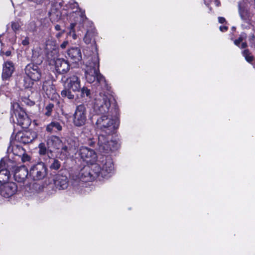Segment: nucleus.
<instances>
[{
  "label": "nucleus",
  "mask_w": 255,
  "mask_h": 255,
  "mask_svg": "<svg viewBox=\"0 0 255 255\" xmlns=\"http://www.w3.org/2000/svg\"><path fill=\"white\" fill-rule=\"evenodd\" d=\"M95 172L89 166H84L79 172L78 175H76L75 180L82 181V182L91 181L95 178L98 177V175H95Z\"/></svg>",
  "instance_id": "ddd939ff"
},
{
  "label": "nucleus",
  "mask_w": 255,
  "mask_h": 255,
  "mask_svg": "<svg viewBox=\"0 0 255 255\" xmlns=\"http://www.w3.org/2000/svg\"><path fill=\"white\" fill-rule=\"evenodd\" d=\"M83 14L82 13H81V16H83Z\"/></svg>",
  "instance_id": "6e6d98bb"
},
{
  "label": "nucleus",
  "mask_w": 255,
  "mask_h": 255,
  "mask_svg": "<svg viewBox=\"0 0 255 255\" xmlns=\"http://www.w3.org/2000/svg\"><path fill=\"white\" fill-rule=\"evenodd\" d=\"M63 4L62 0H54L52 1L51 8L48 11V15L52 22H57L60 19L61 13L60 8Z\"/></svg>",
  "instance_id": "f8f14e48"
},
{
  "label": "nucleus",
  "mask_w": 255,
  "mask_h": 255,
  "mask_svg": "<svg viewBox=\"0 0 255 255\" xmlns=\"http://www.w3.org/2000/svg\"><path fill=\"white\" fill-rule=\"evenodd\" d=\"M36 137L35 132L28 130L18 132L15 135V139L19 142L26 144L32 141Z\"/></svg>",
  "instance_id": "4468645a"
},
{
  "label": "nucleus",
  "mask_w": 255,
  "mask_h": 255,
  "mask_svg": "<svg viewBox=\"0 0 255 255\" xmlns=\"http://www.w3.org/2000/svg\"><path fill=\"white\" fill-rule=\"evenodd\" d=\"M29 38L28 37H25L23 40H22L21 43L23 46H27L29 43Z\"/></svg>",
  "instance_id": "37998d69"
},
{
  "label": "nucleus",
  "mask_w": 255,
  "mask_h": 255,
  "mask_svg": "<svg viewBox=\"0 0 255 255\" xmlns=\"http://www.w3.org/2000/svg\"><path fill=\"white\" fill-rule=\"evenodd\" d=\"M98 145L99 151L106 153L110 151L115 150L118 147V142L112 139L111 134L105 133H99Z\"/></svg>",
  "instance_id": "423d86ee"
},
{
  "label": "nucleus",
  "mask_w": 255,
  "mask_h": 255,
  "mask_svg": "<svg viewBox=\"0 0 255 255\" xmlns=\"http://www.w3.org/2000/svg\"><path fill=\"white\" fill-rule=\"evenodd\" d=\"M3 159V160H4V161L5 162V163H6V165L7 166V163L6 162V161H8V162H9V161H8V160H7V159H6V160H5L4 159Z\"/></svg>",
  "instance_id": "5fc2aeb1"
},
{
  "label": "nucleus",
  "mask_w": 255,
  "mask_h": 255,
  "mask_svg": "<svg viewBox=\"0 0 255 255\" xmlns=\"http://www.w3.org/2000/svg\"><path fill=\"white\" fill-rule=\"evenodd\" d=\"M29 174L33 180H42L47 175V168L43 162H40L30 168Z\"/></svg>",
  "instance_id": "1a4fd4ad"
},
{
  "label": "nucleus",
  "mask_w": 255,
  "mask_h": 255,
  "mask_svg": "<svg viewBox=\"0 0 255 255\" xmlns=\"http://www.w3.org/2000/svg\"><path fill=\"white\" fill-rule=\"evenodd\" d=\"M92 169L95 172V175H98V177L109 178L114 172L113 161L109 157L101 156L92 165Z\"/></svg>",
  "instance_id": "20e7f679"
},
{
  "label": "nucleus",
  "mask_w": 255,
  "mask_h": 255,
  "mask_svg": "<svg viewBox=\"0 0 255 255\" xmlns=\"http://www.w3.org/2000/svg\"><path fill=\"white\" fill-rule=\"evenodd\" d=\"M10 172L8 166L3 159L0 161V184L6 183L10 177Z\"/></svg>",
  "instance_id": "6ab92c4d"
},
{
  "label": "nucleus",
  "mask_w": 255,
  "mask_h": 255,
  "mask_svg": "<svg viewBox=\"0 0 255 255\" xmlns=\"http://www.w3.org/2000/svg\"><path fill=\"white\" fill-rule=\"evenodd\" d=\"M220 29L221 31L224 32L228 29V27L226 26H221L220 27Z\"/></svg>",
  "instance_id": "3c124183"
},
{
  "label": "nucleus",
  "mask_w": 255,
  "mask_h": 255,
  "mask_svg": "<svg viewBox=\"0 0 255 255\" xmlns=\"http://www.w3.org/2000/svg\"><path fill=\"white\" fill-rule=\"evenodd\" d=\"M111 103L108 96L106 94L100 93L94 100V109L98 115L109 114Z\"/></svg>",
  "instance_id": "0eeeda50"
},
{
  "label": "nucleus",
  "mask_w": 255,
  "mask_h": 255,
  "mask_svg": "<svg viewBox=\"0 0 255 255\" xmlns=\"http://www.w3.org/2000/svg\"><path fill=\"white\" fill-rule=\"evenodd\" d=\"M56 71L59 74L67 73L70 69V65L68 61L63 58L57 59L54 64Z\"/></svg>",
  "instance_id": "aec40b11"
},
{
  "label": "nucleus",
  "mask_w": 255,
  "mask_h": 255,
  "mask_svg": "<svg viewBox=\"0 0 255 255\" xmlns=\"http://www.w3.org/2000/svg\"><path fill=\"white\" fill-rule=\"evenodd\" d=\"M52 162L50 166V168L51 169L58 170L61 166V163L60 161L56 159H52Z\"/></svg>",
  "instance_id": "72a5a7b5"
},
{
  "label": "nucleus",
  "mask_w": 255,
  "mask_h": 255,
  "mask_svg": "<svg viewBox=\"0 0 255 255\" xmlns=\"http://www.w3.org/2000/svg\"><path fill=\"white\" fill-rule=\"evenodd\" d=\"M47 144L49 147H53L58 151L57 157L64 160L68 158L71 153L74 152L78 146L77 144L72 139L63 142L58 136L51 135L48 137Z\"/></svg>",
  "instance_id": "f03ea898"
},
{
  "label": "nucleus",
  "mask_w": 255,
  "mask_h": 255,
  "mask_svg": "<svg viewBox=\"0 0 255 255\" xmlns=\"http://www.w3.org/2000/svg\"><path fill=\"white\" fill-rule=\"evenodd\" d=\"M63 129L62 126L57 121H52L48 124L46 127V131L49 133H56L61 131Z\"/></svg>",
  "instance_id": "a878e982"
},
{
  "label": "nucleus",
  "mask_w": 255,
  "mask_h": 255,
  "mask_svg": "<svg viewBox=\"0 0 255 255\" xmlns=\"http://www.w3.org/2000/svg\"><path fill=\"white\" fill-rule=\"evenodd\" d=\"M96 35V32L95 28L94 27H91L87 30L86 33L85 34L83 38L84 42L87 44L91 43Z\"/></svg>",
  "instance_id": "bb28decb"
},
{
  "label": "nucleus",
  "mask_w": 255,
  "mask_h": 255,
  "mask_svg": "<svg viewBox=\"0 0 255 255\" xmlns=\"http://www.w3.org/2000/svg\"><path fill=\"white\" fill-rule=\"evenodd\" d=\"M64 33L65 30H61L60 31H58V32L55 34V37L57 39H60L64 34Z\"/></svg>",
  "instance_id": "79ce46f5"
},
{
  "label": "nucleus",
  "mask_w": 255,
  "mask_h": 255,
  "mask_svg": "<svg viewBox=\"0 0 255 255\" xmlns=\"http://www.w3.org/2000/svg\"><path fill=\"white\" fill-rule=\"evenodd\" d=\"M81 96L82 97H91V91L86 87H80Z\"/></svg>",
  "instance_id": "473e14b6"
},
{
  "label": "nucleus",
  "mask_w": 255,
  "mask_h": 255,
  "mask_svg": "<svg viewBox=\"0 0 255 255\" xmlns=\"http://www.w3.org/2000/svg\"><path fill=\"white\" fill-rule=\"evenodd\" d=\"M11 117L14 123L21 126L22 128H27L31 124V121L23 109L18 103L12 105Z\"/></svg>",
  "instance_id": "39448f33"
},
{
  "label": "nucleus",
  "mask_w": 255,
  "mask_h": 255,
  "mask_svg": "<svg viewBox=\"0 0 255 255\" xmlns=\"http://www.w3.org/2000/svg\"><path fill=\"white\" fill-rule=\"evenodd\" d=\"M247 38V34L245 33H242L240 37L234 41L236 45L240 47L241 48H245L247 47V44L244 40Z\"/></svg>",
  "instance_id": "c85d7f7f"
},
{
  "label": "nucleus",
  "mask_w": 255,
  "mask_h": 255,
  "mask_svg": "<svg viewBox=\"0 0 255 255\" xmlns=\"http://www.w3.org/2000/svg\"><path fill=\"white\" fill-rule=\"evenodd\" d=\"M239 12L241 19L246 22L250 20L251 14L244 3L240 2L238 4Z\"/></svg>",
  "instance_id": "393cba45"
},
{
  "label": "nucleus",
  "mask_w": 255,
  "mask_h": 255,
  "mask_svg": "<svg viewBox=\"0 0 255 255\" xmlns=\"http://www.w3.org/2000/svg\"><path fill=\"white\" fill-rule=\"evenodd\" d=\"M254 39H255L254 35L253 34L249 37V41L251 42V43L252 44V46H253V41L254 40Z\"/></svg>",
  "instance_id": "09e8293b"
},
{
  "label": "nucleus",
  "mask_w": 255,
  "mask_h": 255,
  "mask_svg": "<svg viewBox=\"0 0 255 255\" xmlns=\"http://www.w3.org/2000/svg\"><path fill=\"white\" fill-rule=\"evenodd\" d=\"M25 73L29 78L30 81L27 84H25V88L31 87L33 85L32 81H37L40 80L41 76L40 69L36 64L30 63L27 65L25 68Z\"/></svg>",
  "instance_id": "6e6552de"
},
{
  "label": "nucleus",
  "mask_w": 255,
  "mask_h": 255,
  "mask_svg": "<svg viewBox=\"0 0 255 255\" xmlns=\"http://www.w3.org/2000/svg\"><path fill=\"white\" fill-rule=\"evenodd\" d=\"M44 59L43 50L40 47H36L32 50V61L36 65L42 63Z\"/></svg>",
  "instance_id": "5701e85b"
},
{
  "label": "nucleus",
  "mask_w": 255,
  "mask_h": 255,
  "mask_svg": "<svg viewBox=\"0 0 255 255\" xmlns=\"http://www.w3.org/2000/svg\"><path fill=\"white\" fill-rule=\"evenodd\" d=\"M218 21L221 23H223L225 22L226 20L225 18L223 17H218Z\"/></svg>",
  "instance_id": "8fccbe9b"
},
{
  "label": "nucleus",
  "mask_w": 255,
  "mask_h": 255,
  "mask_svg": "<svg viewBox=\"0 0 255 255\" xmlns=\"http://www.w3.org/2000/svg\"><path fill=\"white\" fill-rule=\"evenodd\" d=\"M23 101L27 105H29L30 106L34 105V103L32 101H29L28 99L26 98H24V100H23Z\"/></svg>",
  "instance_id": "49530a36"
},
{
  "label": "nucleus",
  "mask_w": 255,
  "mask_h": 255,
  "mask_svg": "<svg viewBox=\"0 0 255 255\" xmlns=\"http://www.w3.org/2000/svg\"><path fill=\"white\" fill-rule=\"evenodd\" d=\"M75 26V23H71V24H70L71 30L69 33V35L70 36H71L74 39H76L77 38V35L75 34V31L73 30Z\"/></svg>",
  "instance_id": "4c0bfd02"
},
{
  "label": "nucleus",
  "mask_w": 255,
  "mask_h": 255,
  "mask_svg": "<svg viewBox=\"0 0 255 255\" xmlns=\"http://www.w3.org/2000/svg\"><path fill=\"white\" fill-rule=\"evenodd\" d=\"M67 177L61 174H58L54 179V185L55 187L59 190L66 189L69 185Z\"/></svg>",
  "instance_id": "a211bd4d"
},
{
  "label": "nucleus",
  "mask_w": 255,
  "mask_h": 255,
  "mask_svg": "<svg viewBox=\"0 0 255 255\" xmlns=\"http://www.w3.org/2000/svg\"><path fill=\"white\" fill-rule=\"evenodd\" d=\"M14 71L13 64L11 62L7 61L3 66L2 78L3 79H7L9 78Z\"/></svg>",
  "instance_id": "b1692460"
},
{
  "label": "nucleus",
  "mask_w": 255,
  "mask_h": 255,
  "mask_svg": "<svg viewBox=\"0 0 255 255\" xmlns=\"http://www.w3.org/2000/svg\"><path fill=\"white\" fill-rule=\"evenodd\" d=\"M114 115L108 114L102 115L96 123V128L101 130L100 133L111 134L119 125V113L117 108L114 109Z\"/></svg>",
  "instance_id": "7ed1b4c3"
},
{
  "label": "nucleus",
  "mask_w": 255,
  "mask_h": 255,
  "mask_svg": "<svg viewBox=\"0 0 255 255\" xmlns=\"http://www.w3.org/2000/svg\"><path fill=\"white\" fill-rule=\"evenodd\" d=\"M17 190V186L13 182H6L0 184V195L5 198H9L14 194Z\"/></svg>",
  "instance_id": "2eb2a0df"
},
{
  "label": "nucleus",
  "mask_w": 255,
  "mask_h": 255,
  "mask_svg": "<svg viewBox=\"0 0 255 255\" xmlns=\"http://www.w3.org/2000/svg\"><path fill=\"white\" fill-rule=\"evenodd\" d=\"M11 26L13 30L15 32L18 30L20 27L19 23L17 21L12 22Z\"/></svg>",
  "instance_id": "58836bf2"
},
{
  "label": "nucleus",
  "mask_w": 255,
  "mask_h": 255,
  "mask_svg": "<svg viewBox=\"0 0 255 255\" xmlns=\"http://www.w3.org/2000/svg\"><path fill=\"white\" fill-rule=\"evenodd\" d=\"M242 54L247 62L252 63L253 61L254 57L248 49L243 51Z\"/></svg>",
  "instance_id": "2f4dec72"
},
{
  "label": "nucleus",
  "mask_w": 255,
  "mask_h": 255,
  "mask_svg": "<svg viewBox=\"0 0 255 255\" xmlns=\"http://www.w3.org/2000/svg\"><path fill=\"white\" fill-rule=\"evenodd\" d=\"M69 7L72 9H76V10H74L73 12H76L77 9H79V7H78V4L77 2H74L73 3H70L69 4Z\"/></svg>",
  "instance_id": "a19ab883"
},
{
  "label": "nucleus",
  "mask_w": 255,
  "mask_h": 255,
  "mask_svg": "<svg viewBox=\"0 0 255 255\" xmlns=\"http://www.w3.org/2000/svg\"><path fill=\"white\" fill-rule=\"evenodd\" d=\"M44 0H26V2L29 5L35 7L37 5L41 4Z\"/></svg>",
  "instance_id": "f704fd0d"
},
{
  "label": "nucleus",
  "mask_w": 255,
  "mask_h": 255,
  "mask_svg": "<svg viewBox=\"0 0 255 255\" xmlns=\"http://www.w3.org/2000/svg\"><path fill=\"white\" fill-rule=\"evenodd\" d=\"M55 29L57 31H60L61 30H65L64 29H62L61 26L59 24H56L54 26Z\"/></svg>",
  "instance_id": "a18cd8bd"
},
{
  "label": "nucleus",
  "mask_w": 255,
  "mask_h": 255,
  "mask_svg": "<svg viewBox=\"0 0 255 255\" xmlns=\"http://www.w3.org/2000/svg\"><path fill=\"white\" fill-rule=\"evenodd\" d=\"M79 155L83 161L92 166L98 159L95 150L86 146H81L79 148Z\"/></svg>",
  "instance_id": "9b49d317"
},
{
  "label": "nucleus",
  "mask_w": 255,
  "mask_h": 255,
  "mask_svg": "<svg viewBox=\"0 0 255 255\" xmlns=\"http://www.w3.org/2000/svg\"><path fill=\"white\" fill-rule=\"evenodd\" d=\"M87 120L86 106L81 104L76 108L73 115V123L76 127H81L85 125Z\"/></svg>",
  "instance_id": "9d476101"
},
{
  "label": "nucleus",
  "mask_w": 255,
  "mask_h": 255,
  "mask_svg": "<svg viewBox=\"0 0 255 255\" xmlns=\"http://www.w3.org/2000/svg\"><path fill=\"white\" fill-rule=\"evenodd\" d=\"M50 90H49L47 88H46L45 85L44 84H43V89L45 91V93L47 95H50L51 94H54L55 92V91L53 88L52 87H50Z\"/></svg>",
  "instance_id": "ea45409f"
},
{
  "label": "nucleus",
  "mask_w": 255,
  "mask_h": 255,
  "mask_svg": "<svg viewBox=\"0 0 255 255\" xmlns=\"http://www.w3.org/2000/svg\"><path fill=\"white\" fill-rule=\"evenodd\" d=\"M67 54L73 62L77 63L82 60V54L80 49L78 47L69 49Z\"/></svg>",
  "instance_id": "4be33fe9"
},
{
  "label": "nucleus",
  "mask_w": 255,
  "mask_h": 255,
  "mask_svg": "<svg viewBox=\"0 0 255 255\" xmlns=\"http://www.w3.org/2000/svg\"><path fill=\"white\" fill-rule=\"evenodd\" d=\"M21 159L23 162H25L27 161H29L31 159V157L29 155H28L27 153H26V151L24 150V153L23 155L20 156Z\"/></svg>",
  "instance_id": "e433bc0d"
},
{
  "label": "nucleus",
  "mask_w": 255,
  "mask_h": 255,
  "mask_svg": "<svg viewBox=\"0 0 255 255\" xmlns=\"http://www.w3.org/2000/svg\"><path fill=\"white\" fill-rule=\"evenodd\" d=\"M86 65L85 75L87 81L90 83L96 82L95 84H98L103 90H108V86L105 77L99 71V59L98 54L95 53L92 57H90Z\"/></svg>",
  "instance_id": "f257e3e1"
},
{
  "label": "nucleus",
  "mask_w": 255,
  "mask_h": 255,
  "mask_svg": "<svg viewBox=\"0 0 255 255\" xmlns=\"http://www.w3.org/2000/svg\"><path fill=\"white\" fill-rule=\"evenodd\" d=\"M69 44V42L68 40L64 41L60 45V47L62 49H65Z\"/></svg>",
  "instance_id": "c03bdc74"
},
{
  "label": "nucleus",
  "mask_w": 255,
  "mask_h": 255,
  "mask_svg": "<svg viewBox=\"0 0 255 255\" xmlns=\"http://www.w3.org/2000/svg\"><path fill=\"white\" fill-rule=\"evenodd\" d=\"M24 149L20 145L10 144L7 148V152L20 157L23 154Z\"/></svg>",
  "instance_id": "cd10ccee"
},
{
  "label": "nucleus",
  "mask_w": 255,
  "mask_h": 255,
  "mask_svg": "<svg viewBox=\"0 0 255 255\" xmlns=\"http://www.w3.org/2000/svg\"><path fill=\"white\" fill-rule=\"evenodd\" d=\"M39 153L40 155H45L47 152V148L44 143H40L38 145Z\"/></svg>",
  "instance_id": "c9c22d12"
},
{
  "label": "nucleus",
  "mask_w": 255,
  "mask_h": 255,
  "mask_svg": "<svg viewBox=\"0 0 255 255\" xmlns=\"http://www.w3.org/2000/svg\"><path fill=\"white\" fill-rule=\"evenodd\" d=\"M29 172L24 166L16 168L14 173L15 180L18 182H23L26 178Z\"/></svg>",
  "instance_id": "412c9836"
},
{
  "label": "nucleus",
  "mask_w": 255,
  "mask_h": 255,
  "mask_svg": "<svg viewBox=\"0 0 255 255\" xmlns=\"http://www.w3.org/2000/svg\"><path fill=\"white\" fill-rule=\"evenodd\" d=\"M212 0L217 6H219L220 5V2L219 0Z\"/></svg>",
  "instance_id": "603ef678"
},
{
  "label": "nucleus",
  "mask_w": 255,
  "mask_h": 255,
  "mask_svg": "<svg viewBox=\"0 0 255 255\" xmlns=\"http://www.w3.org/2000/svg\"><path fill=\"white\" fill-rule=\"evenodd\" d=\"M47 42H48V43L50 44V45H51V46H52V45H55V44H54V43H53L52 42L47 41V42H46V43H47Z\"/></svg>",
  "instance_id": "864d4df0"
},
{
  "label": "nucleus",
  "mask_w": 255,
  "mask_h": 255,
  "mask_svg": "<svg viewBox=\"0 0 255 255\" xmlns=\"http://www.w3.org/2000/svg\"><path fill=\"white\" fill-rule=\"evenodd\" d=\"M0 54L1 55L5 54L6 56H9L11 54V52L10 51L8 50V51H6L5 53H4L3 51H1Z\"/></svg>",
  "instance_id": "de8ad7c7"
},
{
  "label": "nucleus",
  "mask_w": 255,
  "mask_h": 255,
  "mask_svg": "<svg viewBox=\"0 0 255 255\" xmlns=\"http://www.w3.org/2000/svg\"><path fill=\"white\" fill-rule=\"evenodd\" d=\"M46 57L49 64L53 65L54 63L58 59V49L55 45L52 46L47 42L46 44Z\"/></svg>",
  "instance_id": "dca6fc26"
},
{
  "label": "nucleus",
  "mask_w": 255,
  "mask_h": 255,
  "mask_svg": "<svg viewBox=\"0 0 255 255\" xmlns=\"http://www.w3.org/2000/svg\"><path fill=\"white\" fill-rule=\"evenodd\" d=\"M54 108V104L49 103L43 109V114L47 117H50L52 115V111Z\"/></svg>",
  "instance_id": "7c9ffc66"
},
{
  "label": "nucleus",
  "mask_w": 255,
  "mask_h": 255,
  "mask_svg": "<svg viewBox=\"0 0 255 255\" xmlns=\"http://www.w3.org/2000/svg\"><path fill=\"white\" fill-rule=\"evenodd\" d=\"M65 86L70 88L74 92H80L81 81L76 75H73L68 77L65 82Z\"/></svg>",
  "instance_id": "f3484780"
},
{
  "label": "nucleus",
  "mask_w": 255,
  "mask_h": 255,
  "mask_svg": "<svg viewBox=\"0 0 255 255\" xmlns=\"http://www.w3.org/2000/svg\"><path fill=\"white\" fill-rule=\"evenodd\" d=\"M71 89L66 87L61 92V95L63 98H67L69 100H73L75 98V95L72 94Z\"/></svg>",
  "instance_id": "c756f323"
}]
</instances>
